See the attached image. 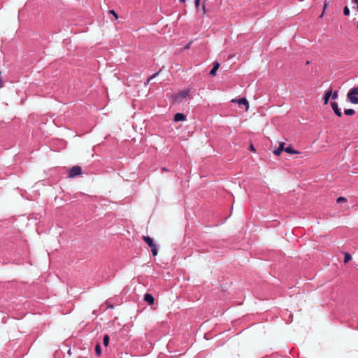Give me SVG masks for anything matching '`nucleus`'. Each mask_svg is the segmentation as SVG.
<instances>
[{
  "label": "nucleus",
  "instance_id": "obj_1",
  "mask_svg": "<svg viewBox=\"0 0 358 358\" xmlns=\"http://www.w3.org/2000/svg\"><path fill=\"white\" fill-rule=\"evenodd\" d=\"M190 92H191L190 88H187L185 90L178 92V93L173 94L171 96L173 103V104L180 103L185 99H192V96L190 95Z\"/></svg>",
  "mask_w": 358,
  "mask_h": 358
},
{
  "label": "nucleus",
  "instance_id": "obj_7",
  "mask_svg": "<svg viewBox=\"0 0 358 358\" xmlns=\"http://www.w3.org/2000/svg\"><path fill=\"white\" fill-rule=\"evenodd\" d=\"M186 115L181 113H177L173 116L174 122H180L186 120Z\"/></svg>",
  "mask_w": 358,
  "mask_h": 358
},
{
  "label": "nucleus",
  "instance_id": "obj_22",
  "mask_svg": "<svg viewBox=\"0 0 358 358\" xmlns=\"http://www.w3.org/2000/svg\"><path fill=\"white\" fill-rule=\"evenodd\" d=\"M337 203H341L343 201H346V199L345 197H343V196H340L337 199Z\"/></svg>",
  "mask_w": 358,
  "mask_h": 358
},
{
  "label": "nucleus",
  "instance_id": "obj_26",
  "mask_svg": "<svg viewBox=\"0 0 358 358\" xmlns=\"http://www.w3.org/2000/svg\"><path fill=\"white\" fill-rule=\"evenodd\" d=\"M249 150L252 152H255V148L252 144H251L249 147Z\"/></svg>",
  "mask_w": 358,
  "mask_h": 358
},
{
  "label": "nucleus",
  "instance_id": "obj_30",
  "mask_svg": "<svg viewBox=\"0 0 358 358\" xmlns=\"http://www.w3.org/2000/svg\"><path fill=\"white\" fill-rule=\"evenodd\" d=\"M357 28H358V22H357Z\"/></svg>",
  "mask_w": 358,
  "mask_h": 358
},
{
  "label": "nucleus",
  "instance_id": "obj_21",
  "mask_svg": "<svg viewBox=\"0 0 358 358\" xmlns=\"http://www.w3.org/2000/svg\"><path fill=\"white\" fill-rule=\"evenodd\" d=\"M327 6H328V2H327V0H325V1H324V8H323V12H322V13L320 15V17H322L323 13H324V12L325 11V10H326V8H327Z\"/></svg>",
  "mask_w": 358,
  "mask_h": 358
},
{
  "label": "nucleus",
  "instance_id": "obj_27",
  "mask_svg": "<svg viewBox=\"0 0 358 358\" xmlns=\"http://www.w3.org/2000/svg\"><path fill=\"white\" fill-rule=\"evenodd\" d=\"M162 171H168V170H167L165 167H162Z\"/></svg>",
  "mask_w": 358,
  "mask_h": 358
},
{
  "label": "nucleus",
  "instance_id": "obj_11",
  "mask_svg": "<svg viewBox=\"0 0 358 358\" xmlns=\"http://www.w3.org/2000/svg\"><path fill=\"white\" fill-rule=\"evenodd\" d=\"M284 145V143H280L279 147L273 151V154L276 156H279L281 152L285 150Z\"/></svg>",
  "mask_w": 358,
  "mask_h": 358
},
{
  "label": "nucleus",
  "instance_id": "obj_19",
  "mask_svg": "<svg viewBox=\"0 0 358 358\" xmlns=\"http://www.w3.org/2000/svg\"><path fill=\"white\" fill-rule=\"evenodd\" d=\"M159 74V72L155 73L152 74L150 78H148L147 83H149L152 79H154L156 76H157Z\"/></svg>",
  "mask_w": 358,
  "mask_h": 358
},
{
  "label": "nucleus",
  "instance_id": "obj_29",
  "mask_svg": "<svg viewBox=\"0 0 358 358\" xmlns=\"http://www.w3.org/2000/svg\"><path fill=\"white\" fill-rule=\"evenodd\" d=\"M180 3H185V0H179Z\"/></svg>",
  "mask_w": 358,
  "mask_h": 358
},
{
  "label": "nucleus",
  "instance_id": "obj_25",
  "mask_svg": "<svg viewBox=\"0 0 358 358\" xmlns=\"http://www.w3.org/2000/svg\"><path fill=\"white\" fill-rule=\"evenodd\" d=\"M202 12H203V14H206L207 13V10L206 9V6L204 4L202 5Z\"/></svg>",
  "mask_w": 358,
  "mask_h": 358
},
{
  "label": "nucleus",
  "instance_id": "obj_4",
  "mask_svg": "<svg viewBox=\"0 0 358 358\" xmlns=\"http://www.w3.org/2000/svg\"><path fill=\"white\" fill-rule=\"evenodd\" d=\"M82 168L79 166H73L69 171V178H73L82 174Z\"/></svg>",
  "mask_w": 358,
  "mask_h": 358
},
{
  "label": "nucleus",
  "instance_id": "obj_18",
  "mask_svg": "<svg viewBox=\"0 0 358 358\" xmlns=\"http://www.w3.org/2000/svg\"><path fill=\"white\" fill-rule=\"evenodd\" d=\"M350 13V9L349 8L345 6L343 8V14L345 15V16H348Z\"/></svg>",
  "mask_w": 358,
  "mask_h": 358
},
{
  "label": "nucleus",
  "instance_id": "obj_5",
  "mask_svg": "<svg viewBox=\"0 0 358 358\" xmlns=\"http://www.w3.org/2000/svg\"><path fill=\"white\" fill-rule=\"evenodd\" d=\"M331 106L334 112V113L339 117H342L341 110L338 108V105L336 102H331Z\"/></svg>",
  "mask_w": 358,
  "mask_h": 358
},
{
  "label": "nucleus",
  "instance_id": "obj_12",
  "mask_svg": "<svg viewBox=\"0 0 358 358\" xmlns=\"http://www.w3.org/2000/svg\"><path fill=\"white\" fill-rule=\"evenodd\" d=\"M106 306V309H113L114 308L113 303L111 301L107 300L103 304H102L101 307Z\"/></svg>",
  "mask_w": 358,
  "mask_h": 358
},
{
  "label": "nucleus",
  "instance_id": "obj_8",
  "mask_svg": "<svg viewBox=\"0 0 358 358\" xmlns=\"http://www.w3.org/2000/svg\"><path fill=\"white\" fill-rule=\"evenodd\" d=\"M219 66H220V64L217 62H214L213 68L210 71V75L212 76H215L216 72H217V69H219Z\"/></svg>",
  "mask_w": 358,
  "mask_h": 358
},
{
  "label": "nucleus",
  "instance_id": "obj_10",
  "mask_svg": "<svg viewBox=\"0 0 358 358\" xmlns=\"http://www.w3.org/2000/svg\"><path fill=\"white\" fill-rule=\"evenodd\" d=\"M331 89H329L327 91L325 92V94H324V98H323V101H324V104L326 105L329 102V100L331 97Z\"/></svg>",
  "mask_w": 358,
  "mask_h": 358
},
{
  "label": "nucleus",
  "instance_id": "obj_15",
  "mask_svg": "<svg viewBox=\"0 0 358 358\" xmlns=\"http://www.w3.org/2000/svg\"><path fill=\"white\" fill-rule=\"evenodd\" d=\"M109 341H110V337L108 334H106L103 338V345L105 347H107L109 344Z\"/></svg>",
  "mask_w": 358,
  "mask_h": 358
},
{
  "label": "nucleus",
  "instance_id": "obj_9",
  "mask_svg": "<svg viewBox=\"0 0 358 358\" xmlns=\"http://www.w3.org/2000/svg\"><path fill=\"white\" fill-rule=\"evenodd\" d=\"M237 103L239 106L243 105L245 106V109L248 110L249 108V102L245 98H241L237 100Z\"/></svg>",
  "mask_w": 358,
  "mask_h": 358
},
{
  "label": "nucleus",
  "instance_id": "obj_14",
  "mask_svg": "<svg viewBox=\"0 0 358 358\" xmlns=\"http://www.w3.org/2000/svg\"><path fill=\"white\" fill-rule=\"evenodd\" d=\"M95 352L96 355L100 356L101 355V346L100 343H96L95 345Z\"/></svg>",
  "mask_w": 358,
  "mask_h": 358
},
{
  "label": "nucleus",
  "instance_id": "obj_16",
  "mask_svg": "<svg viewBox=\"0 0 358 358\" xmlns=\"http://www.w3.org/2000/svg\"><path fill=\"white\" fill-rule=\"evenodd\" d=\"M344 113L346 115L351 116V115H353L355 113V110L354 109H351V108L345 109L344 110Z\"/></svg>",
  "mask_w": 358,
  "mask_h": 358
},
{
  "label": "nucleus",
  "instance_id": "obj_17",
  "mask_svg": "<svg viewBox=\"0 0 358 358\" xmlns=\"http://www.w3.org/2000/svg\"><path fill=\"white\" fill-rule=\"evenodd\" d=\"M352 259V256L348 252H345L344 255V262L348 263L349 261Z\"/></svg>",
  "mask_w": 358,
  "mask_h": 358
},
{
  "label": "nucleus",
  "instance_id": "obj_2",
  "mask_svg": "<svg viewBox=\"0 0 358 358\" xmlns=\"http://www.w3.org/2000/svg\"><path fill=\"white\" fill-rule=\"evenodd\" d=\"M358 87H355L350 90L347 94L348 101L352 104L358 103Z\"/></svg>",
  "mask_w": 358,
  "mask_h": 358
},
{
  "label": "nucleus",
  "instance_id": "obj_20",
  "mask_svg": "<svg viewBox=\"0 0 358 358\" xmlns=\"http://www.w3.org/2000/svg\"><path fill=\"white\" fill-rule=\"evenodd\" d=\"M331 97L332 99H336L338 98V91H335L334 93L331 92Z\"/></svg>",
  "mask_w": 358,
  "mask_h": 358
},
{
  "label": "nucleus",
  "instance_id": "obj_23",
  "mask_svg": "<svg viewBox=\"0 0 358 358\" xmlns=\"http://www.w3.org/2000/svg\"><path fill=\"white\" fill-rule=\"evenodd\" d=\"M109 12L110 14H112L115 17V20H117L118 18L117 14L116 13V12L115 10H110Z\"/></svg>",
  "mask_w": 358,
  "mask_h": 358
},
{
  "label": "nucleus",
  "instance_id": "obj_6",
  "mask_svg": "<svg viewBox=\"0 0 358 358\" xmlns=\"http://www.w3.org/2000/svg\"><path fill=\"white\" fill-rule=\"evenodd\" d=\"M144 301L150 306H152L155 303V298L152 296V294H151L150 293H146L144 295Z\"/></svg>",
  "mask_w": 358,
  "mask_h": 358
},
{
  "label": "nucleus",
  "instance_id": "obj_3",
  "mask_svg": "<svg viewBox=\"0 0 358 358\" xmlns=\"http://www.w3.org/2000/svg\"><path fill=\"white\" fill-rule=\"evenodd\" d=\"M143 239L148 245V246L151 248V252H152V255L154 257L156 256L158 253V250L157 248V245L154 242V240L148 236H144L143 237Z\"/></svg>",
  "mask_w": 358,
  "mask_h": 358
},
{
  "label": "nucleus",
  "instance_id": "obj_28",
  "mask_svg": "<svg viewBox=\"0 0 358 358\" xmlns=\"http://www.w3.org/2000/svg\"><path fill=\"white\" fill-rule=\"evenodd\" d=\"M357 1H358V0H352V3H357Z\"/></svg>",
  "mask_w": 358,
  "mask_h": 358
},
{
  "label": "nucleus",
  "instance_id": "obj_24",
  "mask_svg": "<svg viewBox=\"0 0 358 358\" xmlns=\"http://www.w3.org/2000/svg\"><path fill=\"white\" fill-rule=\"evenodd\" d=\"M194 4L196 8L198 9L200 5V0H194Z\"/></svg>",
  "mask_w": 358,
  "mask_h": 358
},
{
  "label": "nucleus",
  "instance_id": "obj_13",
  "mask_svg": "<svg viewBox=\"0 0 358 358\" xmlns=\"http://www.w3.org/2000/svg\"><path fill=\"white\" fill-rule=\"evenodd\" d=\"M285 151L287 153H289V154H297V153H299V152L296 151V150H294L292 146H288V147L285 148Z\"/></svg>",
  "mask_w": 358,
  "mask_h": 358
}]
</instances>
